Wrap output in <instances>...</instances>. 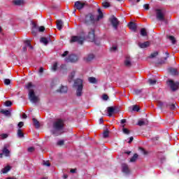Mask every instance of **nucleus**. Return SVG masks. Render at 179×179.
<instances>
[{
  "label": "nucleus",
  "mask_w": 179,
  "mask_h": 179,
  "mask_svg": "<svg viewBox=\"0 0 179 179\" xmlns=\"http://www.w3.org/2000/svg\"><path fill=\"white\" fill-rule=\"evenodd\" d=\"M24 43L25 45V46L22 48L24 52H25V51H27V47H29L30 50H33V46L31 45V43L30 42V41H24Z\"/></svg>",
  "instance_id": "9b49d317"
},
{
  "label": "nucleus",
  "mask_w": 179,
  "mask_h": 179,
  "mask_svg": "<svg viewBox=\"0 0 179 179\" xmlns=\"http://www.w3.org/2000/svg\"><path fill=\"white\" fill-rule=\"evenodd\" d=\"M0 113H1V114H3V115H6V117H10V110L1 109Z\"/></svg>",
  "instance_id": "412c9836"
},
{
  "label": "nucleus",
  "mask_w": 179,
  "mask_h": 179,
  "mask_svg": "<svg viewBox=\"0 0 179 179\" xmlns=\"http://www.w3.org/2000/svg\"><path fill=\"white\" fill-rule=\"evenodd\" d=\"M64 120L61 119L55 120L52 124V134L56 136L61 135L64 132Z\"/></svg>",
  "instance_id": "f257e3e1"
},
{
  "label": "nucleus",
  "mask_w": 179,
  "mask_h": 179,
  "mask_svg": "<svg viewBox=\"0 0 179 179\" xmlns=\"http://www.w3.org/2000/svg\"><path fill=\"white\" fill-rule=\"evenodd\" d=\"M122 131H123V134H125L126 135H129V131L128 130V129L123 128Z\"/></svg>",
  "instance_id": "37998d69"
},
{
  "label": "nucleus",
  "mask_w": 179,
  "mask_h": 179,
  "mask_svg": "<svg viewBox=\"0 0 179 179\" xmlns=\"http://www.w3.org/2000/svg\"><path fill=\"white\" fill-rule=\"evenodd\" d=\"M17 135L18 138H24V134L22 131V129H18Z\"/></svg>",
  "instance_id": "cd10ccee"
},
{
  "label": "nucleus",
  "mask_w": 179,
  "mask_h": 179,
  "mask_svg": "<svg viewBox=\"0 0 179 179\" xmlns=\"http://www.w3.org/2000/svg\"><path fill=\"white\" fill-rule=\"evenodd\" d=\"M169 39L171 41L172 44H176V38L174 36H169Z\"/></svg>",
  "instance_id": "4c0bfd02"
},
{
  "label": "nucleus",
  "mask_w": 179,
  "mask_h": 179,
  "mask_svg": "<svg viewBox=\"0 0 179 179\" xmlns=\"http://www.w3.org/2000/svg\"><path fill=\"white\" fill-rule=\"evenodd\" d=\"M1 139H6V138H8V134H2L0 135Z\"/></svg>",
  "instance_id": "c03bdc74"
},
{
  "label": "nucleus",
  "mask_w": 179,
  "mask_h": 179,
  "mask_svg": "<svg viewBox=\"0 0 179 179\" xmlns=\"http://www.w3.org/2000/svg\"><path fill=\"white\" fill-rule=\"evenodd\" d=\"M41 43L42 44H44V45H47L50 41H51V38L50 37L45 38V37H42L40 39Z\"/></svg>",
  "instance_id": "2eb2a0df"
},
{
  "label": "nucleus",
  "mask_w": 179,
  "mask_h": 179,
  "mask_svg": "<svg viewBox=\"0 0 179 179\" xmlns=\"http://www.w3.org/2000/svg\"><path fill=\"white\" fill-rule=\"evenodd\" d=\"M94 21V16L92 15V13H88L85 15V22L87 24V23H92V22Z\"/></svg>",
  "instance_id": "9d476101"
},
{
  "label": "nucleus",
  "mask_w": 179,
  "mask_h": 179,
  "mask_svg": "<svg viewBox=\"0 0 179 179\" xmlns=\"http://www.w3.org/2000/svg\"><path fill=\"white\" fill-rule=\"evenodd\" d=\"M86 40V36H85V34H83L81 36H71V38L70 40V43H78V44H83L84 41Z\"/></svg>",
  "instance_id": "20e7f679"
},
{
  "label": "nucleus",
  "mask_w": 179,
  "mask_h": 179,
  "mask_svg": "<svg viewBox=\"0 0 179 179\" xmlns=\"http://www.w3.org/2000/svg\"><path fill=\"white\" fill-rule=\"evenodd\" d=\"M122 171L124 173V174H129V168L128 167V164H122Z\"/></svg>",
  "instance_id": "ddd939ff"
},
{
  "label": "nucleus",
  "mask_w": 179,
  "mask_h": 179,
  "mask_svg": "<svg viewBox=\"0 0 179 179\" xmlns=\"http://www.w3.org/2000/svg\"><path fill=\"white\" fill-rule=\"evenodd\" d=\"M86 61H87L88 62H90V61H92V59H94V55L93 54H90L87 56V57L85 58Z\"/></svg>",
  "instance_id": "bb28decb"
},
{
  "label": "nucleus",
  "mask_w": 179,
  "mask_h": 179,
  "mask_svg": "<svg viewBox=\"0 0 179 179\" xmlns=\"http://www.w3.org/2000/svg\"><path fill=\"white\" fill-rule=\"evenodd\" d=\"M26 87L29 91V99L30 100V101H31V103H34L38 102L40 100V98H38V96H36V94H34V90H32V89H34V85H33V84L31 83H29L26 85Z\"/></svg>",
  "instance_id": "f03ea898"
},
{
  "label": "nucleus",
  "mask_w": 179,
  "mask_h": 179,
  "mask_svg": "<svg viewBox=\"0 0 179 179\" xmlns=\"http://www.w3.org/2000/svg\"><path fill=\"white\" fill-rule=\"evenodd\" d=\"M23 125H24V123L23 122H20L17 124L19 129H20V128H22V127H23Z\"/></svg>",
  "instance_id": "de8ad7c7"
},
{
  "label": "nucleus",
  "mask_w": 179,
  "mask_h": 179,
  "mask_svg": "<svg viewBox=\"0 0 179 179\" xmlns=\"http://www.w3.org/2000/svg\"><path fill=\"white\" fill-rule=\"evenodd\" d=\"M98 13L99 15L97 17V20H100V19H102V17H103V12H101V9H100V8L98 9Z\"/></svg>",
  "instance_id": "f704fd0d"
},
{
  "label": "nucleus",
  "mask_w": 179,
  "mask_h": 179,
  "mask_svg": "<svg viewBox=\"0 0 179 179\" xmlns=\"http://www.w3.org/2000/svg\"><path fill=\"white\" fill-rule=\"evenodd\" d=\"M102 99L103 100H108V96H107V94H103Z\"/></svg>",
  "instance_id": "864d4df0"
},
{
  "label": "nucleus",
  "mask_w": 179,
  "mask_h": 179,
  "mask_svg": "<svg viewBox=\"0 0 179 179\" xmlns=\"http://www.w3.org/2000/svg\"><path fill=\"white\" fill-rule=\"evenodd\" d=\"M166 57L164 58L165 61L167 59V58H169V57H170V54H169V52H165Z\"/></svg>",
  "instance_id": "bf43d9fd"
},
{
  "label": "nucleus",
  "mask_w": 179,
  "mask_h": 179,
  "mask_svg": "<svg viewBox=\"0 0 179 179\" xmlns=\"http://www.w3.org/2000/svg\"><path fill=\"white\" fill-rule=\"evenodd\" d=\"M171 110H176V105L173 103L170 106Z\"/></svg>",
  "instance_id": "4d7b16f0"
},
{
  "label": "nucleus",
  "mask_w": 179,
  "mask_h": 179,
  "mask_svg": "<svg viewBox=\"0 0 179 179\" xmlns=\"http://www.w3.org/2000/svg\"><path fill=\"white\" fill-rule=\"evenodd\" d=\"M115 51H117V46H113V47L110 48L111 52H115Z\"/></svg>",
  "instance_id": "49530a36"
},
{
  "label": "nucleus",
  "mask_w": 179,
  "mask_h": 179,
  "mask_svg": "<svg viewBox=\"0 0 179 179\" xmlns=\"http://www.w3.org/2000/svg\"><path fill=\"white\" fill-rule=\"evenodd\" d=\"M158 55L159 52H155L150 55V58H155V57H157Z\"/></svg>",
  "instance_id": "e433bc0d"
},
{
  "label": "nucleus",
  "mask_w": 179,
  "mask_h": 179,
  "mask_svg": "<svg viewBox=\"0 0 179 179\" xmlns=\"http://www.w3.org/2000/svg\"><path fill=\"white\" fill-rule=\"evenodd\" d=\"M61 69H66V65L65 64H62L60 66Z\"/></svg>",
  "instance_id": "052dcab7"
},
{
  "label": "nucleus",
  "mask_w": 179,
  "mask_h": 179,
  "mask_svg": "<svg viewBox=\"0 0 179 179\" xmlns=\"http://www.w3.org/2000/svg\"><path fill=\"white\" fill-rule=\"evenodd\" d=\"M57 145L59 146H62V145H64V140H60L57 142Z\"/></svg>",
  "instance_id": "09e8293b"
},
{
  "label": "nucleus",
  "mask_w": 179,
  "mask_h": 179,
  "mask_svg": "<svg viewBox=\"0 0 179 179\" xmlns=\"http://www.w3.org/2000/svg\"><path fill=\"white\" fill-rule=\"evenodd\" d=\"M4 84L6 85H10V80L8 79V78H6L4 80Z\"/></svg>",
  "instance_id": "79ce46f5"
},
{
  "label": "nucleus",
  "mask_w": 179,
  "mask_h": 179,
  "mask_svg": "<svg viewBox=\"0 0 179 179\" xmlns=\"http://www.w3.org/2000/svg\"><path fill=\"white\" fill-rule=\"evenodd\" d=\"M137 125H138L139 127H143V125H148V120H139Z\"/></svg>",
  "instance_id": "5701e85b"
},
{
  "label": "nucleus",
  "mask_w": 179,
  "mask_h": 179,
  "mask_svg": "<svg viewBox=\"0 0 179 179\" xmlns=\"http://www.w3.org/2000/svg\"><path fill=\"white\" fill-rule=\"evenodd\" d=\"M73 78H75V71H72L70 75H69L68 80L69 83L73 80Z\"/></svg>",
  "instance_id": "a878e982"
},
{
  "label": "nucleus",
  "mask_w": 179,
  "mask_h": 179,
  "mask_svg": "<svg viewBox=\"0 0 179 179\" xmlns=\"http://www.w3.org/2000/svg\"><path fill=\"white\" fill-rule=\"evenodd\" d=\"M69 54V52L68 51H65L62 55V57H66Z\"/></svg>",
  "instance_id": "13d9d810"
},
{
  "label": "nucleus",
  "mask_w": 179,
  "mask_h": 179,
  "mask_svg": "<svg viewBox=\"0 0 179 179\" xmlns=\"http://www.w3.org/2000/svg\"><path fill=\"white\" fill-rule=\"evenodd\" d=\"M70 173H72L73 174L76 173V169H71Z\"/></svg>",
  "instance_id": "774afa93"
},
{
  "label": "nucleus",
  "mask_w": 179,
  "mask_h": 179,
  "mask_svg": "<svg viewBox=\"0 0 179 179\" xmlns=\"http://www.w3.org/2000/svg\"><path fill=\"white\" fill-rule=\"evenodd\" d=\"M43 166H46L47 167H50V164L48 162H44Z\"/></svg>",
  "instance_id": "6e6d98bb"
},
{
  "label": "nucleus",
  "mask_w": 179,
  "mask_h": 179,
  "mask_svg": "<svg viewBox=\"0 0 179 179\" xmlns=\"http://www.w3.org/2000/svg\"><path fill=\"white\" fill-rule=\"evenodd\" d=\"M79 59L78 55H70L68 57L64 59L65 62H76Z\"/></svg>",
  "instance_id": "1a4fd4ad"
},
{
  "label": "nucleus",
  "mask_w": 179,
  "mask_h": 179,
  "mask_svg": "<svg viewBox=\"0 0 179 179\" xmlns=\"http://www.w3.org/2000/svg\"><path fill=\"white\" fill-rule=\"evenodd\" d=\"M110 22L113 26V27L115 29V30H117L118 29V24H120V22L118 21V19L115 17V16L113 15L110 18Z\"/></svg>",
  "instance_id": "6e6552de"
},
{
  "label": "nucleus",
  "mask_w": 179,
  "mask_h": 179,
  "mask_svg": "<svg viewBox=\"0 0 179 179\" xmlns=\"http://www.w3.org/2000/svg\"><path fill=\"white\" fill-rule=\"evenodd\" d=\"M32 121L34 122V125H35L36 128H40V123L36 118H33Z\"/></svg>",
  "instance_id": "2f4dec72"
},
{
  "label": "nucleus",
  "mask_w": 179,
  "mask_h": 179,
  "mask_svg": "<svg viewBox=\"0 0 179 179\" xmlns=\"http://www.w3.org/2000/svg\"><path fill=\"white\" fill-rule=\"evenodd\" d=\"M138 45L140 48H148V47L150 45V42L149 41H145L144 43L139 42L138 43Z\"/></svg>",
  "instance_id": "4468645a"
},
{
  "label": "nucleus",
  "mask_w": 179,
  "mask_h": 179,
  "mask_svg": "<svg viewBox=\"0 0 179 179\" xmlns=\"http://www.w3.org/2000/svg\"><path fill=\"white\" fill-rule=\"evenodd\" d=\"M44 30H45V28L43 26H41L38 28V31H44Z\"/></svg>",
  "instance_id": "3c124183"
},
{
  "label": "nucleus",
  "mask_w": 179,
  "mask_h": 179,
  "mask_svg": "<svg viewBox=\"0 0 179 179\" xmlns=\"http://www.w3.org/2000/svg\"><path fill=\"white\" fill-rule=\"evenodd\" d=\"M74 87H76V95L77 97H81L83 94V80L78 78L74 81Z\"/></svg>",
  "instance_id": "7ed1b4c3"
},
{
  "label": "nucleus",
  "mask_w": 179,
  "mask_h": 179,
  "mask_svg": "<svg viewBox=\"0 0 179 179\" xmlns=\"http://www.w3.org/2000/svg\"><path fill=\"white\" fill-rule=\"evenodd\" d=\"M129 28L130 29V30H132L133 31H136V24L134 22H129Z\"/></svg>",
  "instance_id": "6ab92c4d"
},
{
  "label": "nucleus",
  "mask_w": 179,
  "mask_h": 179,
  "mask_svg": "<svg viewBox=\"0 0 179 179\" xmlns=\"http://www.w3.org/2000/svg\"><path fill=\"white\" fill-rule=\"evenodd\" d=\"M87 38H88L89 41H92V42L94 41L95 40L94 30L92 29V31L89 32Z\"/></svg>",
  "instance_id": "f8f14e48"
},
{
  "label": "nucleus",
  "mask_w": 179,
  "mask_h": 179,
  "mask_svg": "<svg viewBox=\"0 0 179 179\" xmlns=\"http://www.w3.org/2000/svg\"><path fill=\"white\" fill-rule=\"evenodd\" d=\"M10 171V166H7L1 170V173H3V174H6V173H8V171Z\"/></svg>",
  "instance_id": "7c9ffc66"
},
{
  "label": "nucleus",
  "mask_w": 179,
  "mask_h": 179,
  "mask_svg": "<svg viewBox=\"0 0 179 179\" xmlns=\"http://www.w3.org/2000/svg\"><path fill=\"white\" fill-rule=\"evenodd\" d=\"M140 150H141L142 153H143V155H146V151H145L143 148H140Z\"/></svg>",
  "instance_id": "338daca9"
},
{
  "label": "nucleus",
  "mask_w": 179,
  "mask_h": 179,
  "mask_svg": "<svg viewBox=\"0 0 179 179\" xmlns=\"http://www.w3.org/2000/svg\"><path fill=\"white\" fill-rule=\"evenodd\" d=\"M125 122H127V120L122 119L120 122V124H125Z\"/></svg>",
  "instance_id": "69168bd1"
},
{
  "label": "nucleus",
  "mask_w": 179,
  "mask_h": 179,
  "mask_svg": "<svg viewBox=\"0 0 179 179\" xmlns=\"http://www.w3.org/2000/svg\"><path fill=\"white\" fill-rule=\"evenodd\" d=\"M86 5H87V3H86V1H76L74 3V6L78 10H82V9H83Z\"/></svg>",
  "instance_id": "0eeeda50"
},
{
  "label": "nucleus",
  "mask_w": 179,
  "mask_h": 179,
  "mask_svg": "<svg viewBox=\"0 0 179 179\" xmlns=\"http://www.w3.org/2000/svg\"><path fill=\"white\" fill-rule=\"evenodd\" d=\"M132 141H134V137L131 136V137L129 138V142H128V143H132Z\"/></svg>",
  "instance_id": "0e129e2a"
},
{
  "label": "nucleus",
  "mask_w": 179,
  "mask_h": 179,
  "mask_svg": "<svg viewBox=\"0 0 179 179\" xmlns=\"http://www.w3.org/2000/svg\"><path fill=\"white\" fill-rule=\"evenodd\" d=\"M124 64L126 66H131V57L128 56L126 57V59L124 60Z\"/></svg>",
  "instance_id": "b1692460"
},
{
  "label": "nucleus",
  "mask_w": 179,
  "mask_h": 179,
  "mask_svg": "<svg viewBox=\"0 0 179 179\" xmlns=\"http://www.w3.org/2000/svg\"><path fill=\"white\" fill-rule=\"evenodd\" d=\"M156 17L157 20H159V22H164L165 24H167L168 22L166 17H164V13H163V10L160 9L156 10Z\"/></svg>",
  "instance_id": "39448f33"
},
{
  "label": "nucleus",
  "mask_w": 179,
  "mask_h": 179,
  "mask_svg": "<svg viewBox=\"0 0 179 179\" xmlns=\"http://www.w3.org/2000/svg\"><path fill=\"white\" fill-rule=\"evenodd\" d=\"M136 159H138V154H134L133 157L130 159L131 163H134V162H136Z\"/></svg>",
  "instance_id": "72a5a7b5"
},
{
  "label": "nucleus",
  "mask_w": 179,
  "mask_h": 179,
  "mask_svg": "<svg viewBox=\"0 0 179 179\" xmlns=\"http://www.w3.org/2000/svg\"><path fill=\"white\" fill-rule=\"evenodd\" d=\"M44 72V69L43 68V67H41L40 69H39V73H43Z\"/></svg>",
  "instance_id": "e2e57ef3"
},
{
  "label": "nucleus",
  "mask_w": 179,
  "mask_h": 179,
  "mask_svg": "<svg viewBox=\"0 0 179 179\" xmlns=\"http://www.w3.org/2000/svg\"><path fill=\"white\" fill-rule=\"evenodd\" d=\"M88 81L90 83H97V80L94 77H90Z\"/></svg>",
  "instance_id": "473e14b6"
},
{
  "label": "nucleus",
  "mask_w": 179,
  "mask_h": 179,
  "mask_svg": "<svg viewBox=\"0 0 179 179\" xmlns=\"http://www.w3.org/2000/svg\"><path fill=\"white\" fill-rule=\"evenodd\" d=\"M4 106L6 107H10V106H12V101H6L5 103H4Z\"/></svg>",
  "instance_id": "ea45409f"
},
{
  "label": "nucleus",
  "mask_w": 179,
  "mask_h": 179,
  "mask_svg": "<svg viewBox=\"0 0 179 179\" xmlns=\"http://www.w3.org/2000/svg\"><path fill=\"white\" fill-rule=\"evenodd\" d=\"M57 92H59V93H66L68 92V87L62 85Z\"/></svg>",
  "instance_id": "aec40b11"
},
{
  "label": "nucleus",
  "mask_w": 179,
  "mask_h": 179,
  "mask_svg": "<svg viewBox=\"0 0 179 179\" xmlns=\"http://www.w3.org/2000/svg\"><path fill=\"white\" fill-rule=\"evenodd\" d=\"M157 82V80H153V79H149L148 80V83L149 85H150L151 86H154V85Z\"/></svg>",
  "instance_id": "c9c22d12"
},
{
  "label": "nucleus",
  "mask_w": 179,
  "mask_h": 179,
  "mask_svg": "<svg viewBox=\"0 0 179 179\" xmlns=\"http://www.w3.org/2000/svg\"><path fill=\"white\" fill-rule=\"evenodd\" d=\"M102 6H103L105 8H110V3L103 2L102 3Z\"/></svg>",
  "instance_id": "a19ab883"
},
{
  "label": "nucleus",
  "mask_w": 179,
  "mask_h": 179,
  "mask_svg": "<svg viewBox=\"0 0 179 179\" xmlns=\"http://www.w3.org/2000/svg\"><path fill=\"white\" fill-rule=\"evenodd\" d=\"M140 33L141 36H143V37H146V36H148V32L145 28L141 29Z\"/></svg>",
  "instance_id": "c756f323"
},
{
  "label": "nucleus",
  "mask_w": 179,
  "mask_h": 179,
  "mask_svg": "<svg viewBox=\"0 0 179 179\" xmlns=\"http://www.w3.org/2000/svg\"><path fill=\"white\" fill-rule=\"evenodd\" d=\"M62 27H64V22L61 20H58L57 21V28L58 30H62Z\"/></svg>",
  "instance_id": "f3484780"
},
{
  "label": "nucleus",
  "mask_w": 179,
  "mask_h": 179,
  "mask_svg": "<svg viewBox=\"0 0 179 179\" xmlns=\"http://www.w3.org/2000/svg\"><path fill=\"white\" fill-rule=\"evenodd\" d=\"M132 110H133V111L138 112V111H139L140 108H139V106H138L137 105H134L132 106Z\"/></svg>",
  "instance_id": "58836bf2"
},
{
  "label": "nucleus",
  "mask_w": 179,
  "mask_h": 179,
  "mask_svg": "<svg viewBox=\"0 0 179 179\" xmlns=\"http://www.w3.org/2000/svg\"><path fill=\"white\" fill-rule=\"evenodd\" d=\"M13 3L17 6H20L21 5H24V0H13Z\"/></svg>",
  "instance_id": "a211bd4d"
},
{
  "label": "nucleus",
  "mask_w": 179,
  "mask_h": 179,
  "mask_svg": "<svg viewBox=\"0 0 179 179\" xmlns=\"http://www.w3.org/2000/svg\"><path fill=\"white\" fill-rule=\"evenodd\" d=\"M28 152H34V147L29 148Z\"/></svg>",
  "instance_id": "5fc2aeb1"
},
{
  "label": "nucleus",
  "mask_w": 179,
  "mask_h": 179,
  "mask_svg": "<svg viewBox=\"0 0 179 179\" xmlns=\"http://www.w3.org/2000/svg\"><path fill=\"white\" fill-rule=\"evenodd\" d=\"M134 93L136 94H140V93H142V90H135Z\"/></svg>",
  "instance_id": "8fccbe9b"
},
{
  "label": "nucleus",
  "mask_w": 179,
  "mask_h": 179,
  "mask_svg": "<svg viewBox=\"0 0 179 179\" xmlns=\"http://www.w3.org/2000/svg\"><path fill=\"white\" fill-rule=\"evenodd\" d=\"M34 29H36V24L34 25V27L32 29V34H34V36H36V33L34 31Z\"/></svg>",
  "instance_id": "680f3d73"
},
{
  "label": "nucleus",
  "mask_w": 179,
  "mask_h": 179,
  "mask_svg": "<svg viewBox=\"0 0 179 179\" xmlns=\"http://www.w3.org/2000/svg\"><path fill=\"white\" fill-rule=\"evenodd\" d=\"M108 117H113V114L115 113V108L110 106L107 108Z\"/></svg>",
  "instance_id": "dca6fc26"
},
{
  "label": "nucleus",
  "mask_w": 179,
  "mask_h": 179,
  "mask_svg": "<svg viewBox=\"0 0 179 179\" xmlns=\"http://www.w3.org/2000/svg\"><path fill=\"white\" fill-rule=\"evenodd\" d=\"M143 8L145 10H149V4H144Z\"/></svg>",
  "instance_id": "603ef678"
},
{
  "label": "nucleus",
  "mask_w": 179,
  "mask_h": 179,
  "mask_svg": "<svg viewBox=\"0 0 179 179\" xmlns=\"http://www.w3.org/2000/svg\"><path fill=\"white\" fill-rule=\"evenodd\" d=\"M169 72H170V73H171V75H178V72H177V69H174V68H169L168 69Z\"/></svg>",
  "instance_id": "4be33fe9"
},
{
  "label": "nucleus",
  "mask_w": 179,
  "mask_h": 179,
  "mask_svg": "<svg viewBox=\"0 0 179 179\" xmlns=\"http://www.w3.org/2000/svg\"><path fill=\"white\" fill-rule=\"evenodd\" d=\"M2 152L6 157H8V156H9V154L10 153V151H9L8 148H6V146H4Z\"/></svg>",
  "instance_id": "393cba45"
},
{
  "label": "nucleus",
  "mask_w": 179,
  "mask_h": 179,
  "mask_svg": "<svg viewBox=\"0 0 179 179\" xmlns=\"http://www.w3.org/2000/svg\"><path fill=\"white\" fill-rule=\"evenodd\" d=\"M57 66H58V64H57V63H55V64L52 65V69L53 71H55V70L57 69Z\"/></svg>",
  "instance_id": "a18cd8bd"
},
{
  "label": "nucleus",
  "mask_w": 179,
  "mask_h": 179,
  "mask_svg": "<svg viewBox=\"0 0 179 179\" xmlns=\"http://www.w3.org/2000/svg\"><path fill=\"white\" fill-rule=\"evenodd\" d=\"M167 85L168 86H169L172 92H176V90H178V87H179L178 82H173L172 80H169L167 82Z\"/></svg>",
  "instance_id": "423d86ee"
},
{
  "label": "nucleus",
  "mask_w": 179,
  "mask_h": 179,
  "mask_svg": "<svg viewBox=\"0 0 179 179\" xmlns=\"http://www.w3.org/2000/svg\"><path fill=\"white\" fill-rule=\"evenodd\" d=\"M109 134H110V131H108V129H106L105 131H103V138H104L105 139L108 138Z\"/></svg>",
  "instance_id": "c85d7f7f"
}]
</instances>
